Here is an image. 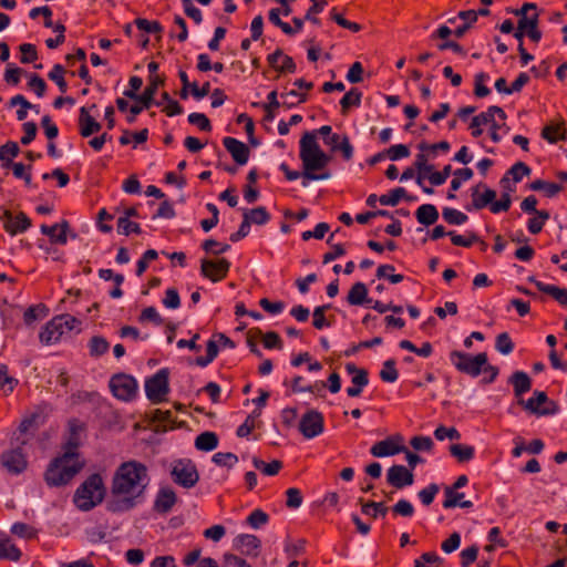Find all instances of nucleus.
<instances>
[{"label":"nucleus","instance_id":"nucleus-1","mask_svg":"<svg viewBox=\"0 0 567 567\" xmlns=\"http://www.w3.org/2000/svg\"><path fill=\"white\" fill-rule=\"evenodd\" d=\"M148 485L147 467L138 461L122 463L115 471L111 494L115 498L109 505L112 512H124L132 509Z\"/></svg>","mask_w":567,"mask_h":567},{"label":"nucleus","instance_id":"nucleus-2","mask_svg":"<svg viewBox=\"0 0 567 567\" xmlns=\"http://www.w3.org/2000/svg\"><path fill=\"white\" fill-rule=\"evenodd\" d=\"M450 361L458 372L467 374L472 378H476L483 373L484 377L481 381L483 384L493 383L499 373L497 367L488 363V357L486 352H480L475 355H472L466 352L453 350L450 352Z\"/></svg>","mask_w":567,"mask_h":567},{"label":"nucleus","instance_id":"nucleus-3","mask_svg":"<svg viewBox=\"0 0 567 567\" xmlns=\"http://www.w3.org/2000/svg\"><path fill=\"white\" fill-rule=\"evenodd\" d=\"M85 462L82 458L71 456L69 453H61L48 465L43 478L49 487H61L71 481L82 471Z\"/></svg>","mask_w":567,"mask_h":567},{"label":"nucleus","instance_id":"nucleus-4","mask_svg":"<svg viewBox=\"0 0 567 567\" xmlns=\"http://www.w3.org/2000/svg\"><path fill=\"white\" fill-rule=\"evenodd\" d=\"M105 492L102 476L94 473L76 488L73 501L78 508L86 512L102 503Z\"/></svg>","mask_w":567,"mask_h":567},{"label":"nucleus","instance_id":"nucleus-5","mask_svg":"<svg viewBox=\"0 0 567 567\" xmlns=\"http://www.w3.org/2000/svg\"><path fill=\"white\" fill-rule=\"evenodd\" d=\"M17 441H19L20 446L9 449L0 454L1 466L12 475H19L28 467L27 455L22 450V445L28 443V439L18 436Z\"/></svg>","mask_w":567,"mask_h":567},{"label":"nucleus","instance_id":"nucleus-6","mask_svg":"<svg viewBox=\"0 0 567 567\" xmlns=\"http://www.w3.org/2000/svg\"><path fill=\"white\" fill-rule=\"evenodd\" d=\"M302 162V177L308 181L328 179L330 172L324 171L317 174L318 171H323L330 162V156L323 151L316 152L315 154L307 155L300 158Z\"/></svg>","mask_w":567,"mask_h":567},{"label":"nucleus","instance_id":"nucleus-7","mask_svg":"<svg viewBox=\"0 0 567 567\" xmlns=\"http://www.w3.org/2000/svg\"><path fill=\"white\" fill-rule=\"evenodd\" d=\"M168 377L169 372L164 368L145 381V393L152 403L158 404L166 400L169 392Z\"/></svg>","mask_w":567,"mask_h":567},{"label":"nucleus","instance_id":"nucleus-8","mask_svg":"<svg viewBox=\"0 0 567 567\" xmlns=\"http://www.w3.org/2000/svg\"><path fill=\"white\" fill-rule=\"evenodd\" d=\"M110 389L115 398L127 402L136 396L137 382L132 375L118 373L111 378Z\"/></svg>","mask_w":567,"mask_h":567},{"label":"nucleus","instance_id":"nucleus-9","mask_svg":"<svg viewBox=\"0 0 567 567\" xmlns=\"http://www.w3.org/2000/svg\"><path fill=\"white\" fill-rule=\"evenodd\" d=\"M519 403L523 404L526 410L538 415L556 414L559 410L557 403L549 400L547 394L543 391H535L533 398L528 399L526 402L519 400Z\"/></svg>","mask_w":567,"mask_h":567},{"label":"nucleus","instance_id":"nucleus-10","mask_svg":"<svg viewBox=\"0 0 567 567\" xmlns=\"http://www.w3.org/2000/svg\"><path fill=\"white\" fill-rule=\"evenodd\" d=\"M324 430V419L317 410L307 411L299 422V431L306 439H313Z\"/></svg>","mask_w":567,"mask_h":567},{"label":"nucleus","instance_id":"nucleus-11","mask_svg":"<svg viewBox=\"0 0 567 567\" xmlns=\"http://www.w3.org/2000/svg\"><path fill=\"white\" fill-rule=\"evenodd\" d=\"M229 268L230 262L226 258H219L217 260L203 259L200 274L213 282H218L227 277Z\"/></svg>","mask_w":567,"mask_h":567},{"label":"nucleus","instance_id":"nucleus-12","mask_svg":"<svg viewBox=\"0 0 567 567\" xmlns=\"http://www.w3.org/2000/svg\"><path fill=\"white\" fill-rule=\"evenodd\" d=\"M172 476L175 483L183 487L190 488L198 482V472L190 462L179 461L172 470Z\"/></svg>","mask_w":567,"mask_h":567},{"label":"nucleus","instance_id":"nucleus-13","mask_svg":"<svg viewBox=\"0 0 567 567\" xmlns=\"http://www.w3.org/2000/svg\"><path fill=\"white\" fill-rule=\"evenodd\" d=\"M68 436L62 445V453H69L71 456L81 458L79 447L81 445V433L84 431V425L76 419H72L68 423Z\"/></svg>","mask_w":567,"mask_h":567},{"label":"nucleus","instance_id":"nucleus-14","mask_svg":"<svg viewBox=\"0 0 567 567\" xmlns=\"http://www.w3.org/2000/svg\"><path fill=\"white\" fill-rule=\"evenodd\" d=\"M402 436H389L385 440L379 441L372 445L370 453L374 457L392 456L405 452V446L401 445Z\"/></svg>","mask_w":567,"mask_h":567},{"label":"nucleus","instance_id":"nucleus-15","mask_svg":"<svg viewBox=\"0 0 567 567\" xmlns=\"http://www.w3.org/2000/svg\"><path fill=\"white\" fill-rule=\"evenodd\" d=\"M386 482L391 486L401 489L413 484L414 475L413 472L408 470L404 465H392L388 470Z\"/></svg>","mask_w":567,"mask_h":567},{"label":"nucleus","instance_id":"nucleus-16","mask_svg":"<svg viewBox=\"0 0 567 567\" xmlns=\"http://www.w3.org/2000/svg\"><path fill=\"white\" fill-rule=\"evenodd\" d=\"M223 145L238 165H245L248 162L250 151L241 141L231 136H226L223 140Z\"/></svg>","mask_w":567,"mask_h":567},{"label":"nucleus","instance_id":"nucleus-17","mask_svg":"<svg viewBox=\"0 0 567 567\" xmlns=\"http://www.w3.org/2000/svg\"><path fill=\"white\" fill-rule=\"evenodd\" d=\"M472 206L480 210L496 198V192L488 188L484 183H478L471 188Z\"/></svg>","mask_w":567,"mask_h":567},{"label":"nucleus","instance_id":"nucleus-18","mask_svg":"<svg viewBox=\"0 0 567 567\" xmlns=\"http://www.w3.org/2000/svg\"><path fill=\"white\" fill-rule=\"evenodd\" d=\"M260 546V539L250 534L238 535L234 540L235 549L246 556L257 557L259 555Z\"/></svg>","mask_w":567,"mask_h":567},{"label":"nucleus","instance_id":"nucleus-19","mask_svg":"<svg viewBox=\"0 0 567 567\" xmlns=\"http://www.w3.org/2000/svg\"><path fill=\"white\" fill-rule=\"evenodd\" d=\"M269 66L279 73H295L296 63L293 59L287 54H284L282 50L277 49L274 53L267 56Z\"/></svg>","mask_w":567,"mask_h":567},{"label":"nucleus","instance_id":"nucleus-20","mask_svg":"<svg viewBox=\"0 0 567 567\" xmlns=\"http://www.w3.org/2000/svg\"><path fill=\"white\" fill-rule=\"evenodd\" d=\"M101 124L82 106L79 114V132L82 137H89L101 130Z\"/></svg>","mask_w":567,"mask_h":567},{"label":"nucleus","instance_id":"nucleus-21","mask_svg":"<svg viewBox=\"0 0 567 567\" xmlns=\"http://www.w3.org/2000/svg\"><path fill=\"white\" fill-rule=\"evenodd\" d=\"M69 223L63 220L60 224H54L52 226L42 225L41 233L47 235L50 238L52 244L65 245L68 241V233Z\"/></svg>","mask_w":567,"mask_h":567},{"label":"nucleus","instance_id":"nucleus-22","mask_svg":"<svg viewBox=\"0 0 567 567\" xmlns=\"http://www.w3.org/2000/svg\"><path fill=\"white\" fill-rule=\"evenodd\" d=\"M176 503V494L172 488H161L154 502V509L157 513H168Z\"/></svg>","mask_w":567,"mask_h":567},{"label":"nucleus","instance_id":"nucleus-23","mask_svg":"<svg viewBox=\"0 0 567 567\" xmlns=\"http://www.w3.org/2000/svg\"><path fill=\"white\" fill-rule=\"evenodd\" d=\"M165 83V78L161 75H150V83L145 87L142 94L138 96V103L143 104L145 109H148L154 100V96L159 86Z\"/></svg>","mask_w":567,"mask_h":567},{"label":"nucleus","instance_id":"nucleus-24","mask_svg":"<svg viewBox=\"0 0 567 567\" xmlns=\"http://www.w3.org/2000/svg\"><path fill=\"white\" fill-rule=\"evenodd\" d=\"M21 550L12 543L6 534H0V560L19 561Z\"/></svg>","mask_w":567,"mask_h":567},{"label":"nucleus","instance_id":"nucleus-25","mask_svg":"<svg viewBox=\"0 0 567 567\" xmlns=\"http://www.w3.org/2000/svg\"><path fill=\"white\" fill-rule=\"evenodd\" d=\"M64 334V330L60 328L55 318L50 320L40 332V341L44 344H52L60 341L61 337Z\"/></svg>","mask_w":567,"mask_h":567},{"label":"nucleus","instance_id":"nucleus-26","mask_svg":"<svg viewBox=\"0 0 567 567\" xmlns=\"http://www.w3.org/2000/svg\"><path fill=\"white\" fill-rule=\"evenodd\" d=\"M529 281L534 282L539 291L551 296L561 306H567V289L566 288H559L554 285L544 284L543 281L536 280L534 277H530Z\"/></svg>","mask_w":567,"mask_h":567},{"label":"nucleus","instance_id":"nucleus-27","mask_svg":"<svg viewBox=\"0 0 567 567\" xmlns=\"http://www.w3.org/2000/svg\"><path fill=\"white\" fill-rule=\"evenodd\" d=\"M509 383L513 385L514 394L516 398H520L532 388V380L529 375L524 371L514 372L509 378Z\"/></svg>","mask_w":567,"mask_h":567},{"label":"nucleus","instance_id":"nucleus-28","mask_svg":"<svg viewBox=\"0 0 567 567\" xmlns=\"http://www.w3.org/2000/svg\"><path fill=\"white\" fill-rule=\"evenodd\" d=\"M347 301L351 306H361L372 302L368 298V288L363 282H355L348 292Z\"/></svg>","mask_w":567,"mask_h":567},{"label":"nucleus","instance_id":"nucleus-29","mask_svg":"<svg viewBox=\"0 0 567 567\" xmlns=\"http://www.w3.org/2000/svg\"><path fill=\"white\" fill-rule=\"evenodd\" d=\"M31 226V219L22 212L18 213L12 220L4 223V230L11 236L24 233Z\"/></svg>","mask_w":567,"mask_h":567},{"label":"nucleus","instance_id":"nucleus-30","mask_svg":"<svg viewBox=\"0 0 567 567\" xmlns=\"http://www.w3.org/2000/svg\"><path fill=\"white\" fill-rule=\"evenodd\" d=\"M415 217L420 224L430 226L437 221L439 212L434 205L423 204L416 209Z\"/></svg>","mask_w":567,"mask_h":567},{"label":"nucleus","instance_id":"nucleus-31","mask_svg":"<svg viewBox=\"0 0 567 567\" xmlns=\"http://www.w3.org/2000/svg\"><path fill=\"white\" fill-rule=\"evenodd\" d=\"M40 14H42L44 17V27L45 28H53L54 31L58 32L59 34H64V32H65L64 24L56 23L55 25H53V22L51 19L52 10L50 9V7H48V6L37 7V8L31 9V11L29 13L31 19H35Z\"/></svg>","mask_w":567,"mask_h":567},{"label":"nucleus","instance_id":"nucleus-32","mask_svg":"<svg viewBox=\"0 0 567 567\" xmlns=\"http://www.w3.org/2000/svg\"><path fill=\"white\" fill-rule=\"evenodd\" d=\"M319 151L322 150L317 142L316 132H306L300 140V158Z\"/></svg>","mask_w":567,"mask_h":567},{"label":"nucleus","instance_id":"nucleus-33","mask_svg":"<svg viewBox=\"0 0 567 567\" xmlns=\"http://www.w3.org/2000/svg\"><path fill=\"white\" fill-rule=\"evenodd\" d=\"M532 173V169L528 165H526L523 162L515 163L502 177L501 184H505L508 182V176L512 177L514 183H519L525 176H529Z\"/></svg>","mask_w":567,"mask_h":567},{"label":"nucleus","instance_id":"nucleus-34","mask_svg":"<svg viewBox=\"0 0 567 567\" xmlns=\"http://www.w3.org/2000/svg\"><path fill=\"white\" fill-rule=\"evenodd\" d=\"M218 446V436L214 432H203L195 440V447L199 451L209 452Z\"/></svg>","mask_w":567,"mask_h":567},{"label":"nucleus","instance_id":"nucleus-35","mask_svg":"<svg viewBox=\"0 0 567 567\" xmlns=\"http://www.w3.org/2000/svg\"><path fill=\"white\" fill-rule=\"evenodd\" d=\"M495 115H497L501 121L506 120V113L504 110L496 105L489 106L485 112L475 115L474 118H476L481 125L489 124L492 126L493 123H496Z\"/></svg>","mask_w":567,"mask_h":567},{"label":"nucleus","instance_id":"nucleus-36","mask_svg":"<svg viewBox=\"0 0 567 567\" xmlns=\"http://www.w3.org/2000/svg\"><path fill=\"white\" fill-rule=\"evenodd\" d=\"M20 152L19 145L16 142L9 141L0 146V161L2 162L3 168H9L13 163L12 158L18 156Z\"/></svg>","mask_w":567,"mask_h":567},{"label":"nucleus","instance_id":"nucleus-37","mask_svg":"<svg viewBox=\"0 0 567 567\" xmlns=\"http://www.w3.org/2000/svg\"><path fill=\"white\" fill-rule=\"evenodd\" d=\"M351 381L353 385L347 389V394L351 398H357L369 383L368 371H358V375H353Z\"/></svg>","mask_w":567,"mask_h":567},{"label":"nucleus","instance_id":"nucleus-38","mask_svg":"<svg viewBox=\"0 0 567 567\" xmlns=\"http://www.w3.org/2000/svg\"><path fill=\"white\" fill-rule=\"evenodd\" d=\"M449 450L451 455L455 457L460 463L471 461L475 454V449L471 445L452 444Z\"/></svg>","mask_w":567,"mask_h":567},{"label":"nucleus","instance_id":"nucleus-39","mask_svg":"<svg viewBox=\"0 0 567 567\" xmlns=\"http://www.w3.org/2000/svg\"><path fill=\"white\" fill-rule=\"evenodd\" d=\"M362 99V92L357 89L352 87L349 92H347L343 97L340 101L341 105V113L346 115L348 113V110L350 106H360Z\"/></svg>","mask_w":567,"mask_h":567},{"label":"nucleus","instance_id":"nucleus-40","mask_svg":"<svg viewBox=\"0 0 567 567\" xmlns=\"http://www.w3.org/2000/svg\"><path fill=\"white\" fill-rule=\"evenodd\" d=\"M252 464L258 471L267 476L277 475L282 468V462L279 460H274L270 463H266L260 458L254 457Z\"/></svg>","mask_w":567,"mask_h":567},{"label":"nucleus","instance_id":"nucleus-41","mask_svg":"<svg viewBox=\"0 0 567 567\" xmlns=\"http://www.w3.org/2000/svg\"><path fill=\"white\" fill-rule=\"evenodd\" d=\"M244 217H246L251 224L265 225L270 220V214L262 206L252 208L250 210H244Z\"/></svg>","mask_w":567,"mask_h":567},{"label":"nucleus","instance_id":"nucleus-42","mask_svg":"<svg viewBox=\"0 0 567 567\" xmlns=\"http://www.w3.org/2000/svg\"><path fill=\"white\" fill-rule=\"evenodd\" d=\"M90 355L97 358L105 354L110 349L107 340L101 336H94L89 341Z\"/></svg>","mask_w":567,"mask_h":567},{"label":"nucleus","instance_id":"nucleus-43","mask_svg":"<svg viewBox=\"0 0 567 567\" xmlns=\"http://www.w3.org/2000/svg\"><path fill=\"white\" fill-rule=\"evenodd\" d=\"M361 504V511L363 514L369 515L373 518H377L378 515L385 516L388 513V507L384 503H375V502H363L362 498L359 499Z\"/></svg>","mask_w":567,"mask_h":567},{"label":"nucleus","instance_id":"nucleus-44","mask_svg":"<svg viewBox=\"0 0 567 567\" xmlns=\"http://www.w3.org/2000/svg\"><path fill=\"white\" fill-rule=\"evenodd\" d=\"M282 106L287 109H291L301 103H305L308 99V94L306 92H299L297 90H291L289 92L281 94Z\"/></svg>","mask_w":567,"mask_h":567},{"label":"nucleus","instance_id":"nucleus-45","mask_svg":"<svg viewBox=\"0 0 567 567\" xmlns=\"http://www.w3.org/2000/svg\"><path fill=\"white\" fill-rule=\"evenodd\" d=\"M403 198L410 199L408 197L406 190L403 187H398V188L392 189L388 194L381 195L379 197V202L382 205L395 206Z\"/></svg>","mask_w":567,"mask_h":567},{"label":"nucleus","instance_id":"nucleus-46","mask_svg":"<svg viewBox=\"0 0 567 567\" xmlns=\"http://www.w3.org/2000/svg\"><path fill=\"white\" fill-rule=\"evenodd\" d=\"M218 351L219 350H218L217 341L215 339H210L206 346V355L197 357L195 360L196 364L202 368L207 367L209 363H212L216 359V357L218 355Z\"/></svg>","mask_w":567,"mask_h":567},{"label":"nucleus","instance_id":"nucleus-47","mask_svg":"<svg viewBox=\"0 0 567 567\" xmlns=\"http://www.w3.org/2000/svg\"><path fill=\"white\" fill-rule=\"evenodd\" d=\"M443 559L435 551H427L414 560V567H441Z\"/></svg>","mask_w":567,"mask_h":567},{"label":"nucleus","instance_id":"nucleus-48","mask_svg":"<svg viewBox=\"0 0 567 567\" xmlns=\"http://www.w3.org/2000/svg\"><path fill=\"white\" fill-rule=\"evenodd\" d=\"M442 217L450 225H463L468 219L466 214L451 207L443 208Z\"/></svg>","mask_w":567,"mask_h":567},{"label":"nucleus","instance_id":"nucleus-49","mask_svg":"<svg viewBox=\"0 0 567 567\" xmlns=\"http://www.w3.org/2000/svg\"><path fill=\"white\" fill-rule=\"evenodd\" d=\"M415 167L417 169L416 183L422 186L423 178L433 171V165H429L427 156L424 153H420L415 158Z\"/></svg>","mask_w":567,"mask_h":567},{"label":"nucleus","instance_id":"nucleus-50","mask_svg":"<svg viewBox=\"0 0 567 567\" xmlns=\"http://www.w3.org/2000/svg\"><path fill=\"white\" fill-rule=\"evenodd\" d=\"M560 131H561L560 125H546L542 130V137L551 144L558 142L559 140L564 141V140H566V133H565V131H563V132H560Z\"/></svg>","mask_w":567,"mask_h":567},{"label":"nucleus","instance_id":"nucleus-51","mask_svg":"<svg viewBox=\"0 0 567 567\" xmlns=\"http://www.w3.org/2000/svg\"><path fill=\"white\" fill-rule=\"evenodd\" d=\"M65 69L61 64L53 65L52 70L49 72L48 76L51 81L55 82L59 90L62 93L68 91V83L64 80Z\"/></svg>","mask_w":567,"mask_h":567},{"label":"nucleus","instance_id":"nucleus-52","mask_svg":"<svg viewBox=\"0 0 567 567\" xmlns=\"http://www.w3.org/2000/svg\"><path fill=\"white\" fill-rule=\"evenodd\" d=\"M39 419H40V413H37V412L24 417L18 427L19 434L21 436H23L29 432H35L39 427Z\"/></svg>","mask_w":567,"mask_h":567},{"label":"nucleus","instance_id":"nucleus-53","mask_svg":"<svg viewBox=\"0 0 567 567\" xmlns=\"http://www.w3.org/2000/svg\"><path fill=\"white\" fill-rule=\"evenodd\" d=\"M48 315V309L44 305H37L29 307L23 313L25 324H31L39 318H44Z\"/></svg>","mask_w":567,"mask_h":567},{"label":"nucleus","instance_id":"nucleus-54","mask_svg":"<svg viewBox=\"0 0 567 567\" xmlns=\"http://www.w3.org/2000/svg\"><path fill=\"white\" fill-rule=\"evenodd\" d=\"M395 270L393 265H380L377 269L378 278H386L391 284H399L403 281L404 276L400 274H392Z\"/></svg>","mask_w":567,"mask_h":567},{"label":"nucleus","instance_id":"nucleus-55","mask_svg":"<svg viewBox=\"0 0 567 567\" xmlns=\"http://www.w3.org/2000/svg\"><path fill=\"white\" fill-rule=\"evenodd\" d=\"M380 378L384 382L393 383L399 378V372L395 368V361L393 359H389L383 363V368L380 371Z\"/></svg>","mask_w":567,"mask_h":567},{"label":"nucleus","instance_id":"nucleus-56","mask_svg":"<svg viewBox=\"0 0 567 567\" xmlns=\"http://www.w3.org/2000/svg\"><path fill=\"white\" fill-rule=\"evenodd\" d=\"M536 215L537 217L530 218L527 225L528 231L533 235L540 233L546 220L550 217L547 210H540Z\"/></svg>","mask_w":567,"mask_h":567},{"label":"nucleus","instance_id":"nucleus-57","mask_svg":"<svg viewBox=\"0 0 567 567\" xmlns=\"http://www.w3.org/2000/svg\"><path fill=\"white\" fill-rule=\"evenodd\" d=\"M247 524L252 528H259L269 522V515L262 509H254L247 517Z\"/></svg>","mask_w":567,"mask_h":567},{"label":"nucleus","instance_id":"nucleus-58","mask_svg":"<svg viewBox=\"0 0 567 567\" xmlns=\"http://www.w3.org/2000/svg\"><path fill=\"white\" fill-rule=\"evenodd\" d=\"M514 342L507 332H502L496 337L495 348L502 354H509L514 350Z\"/></svg>","mask_w":567,"mask_h":567},{"label":"nucleus","instance_id":"nucleus-59","mask_svg":"<svg viewBox=\"0 0 567 567\" xmlns=\"http://www.w3.org/2000/svg\"><path fill=\"white\" fill-rule=\"evenodd\" d=\"M10 105L16 106L20 105L19 110L17 111V118L19 121H23L27 117V111L28 109H32L33 105L23 96V95H16L10 100Z\"/></svg>","mask_w":567,"mask_h":567},{"label":"nucleus","instance_id":"nucleus-60","mask_svg":"<svg viewBox=\"0 0 567 567\" xmlns=\"http://www.w3.org/2000/svg\"><path fill=\"white\" fill-rule=\"evenodd\" d=\"M11 533L24 539H32L37 535L35 528L25 523H14L11 527Z\"/></svg>","mask_w":567,"mask_h":567},{"label":"nucleus","instance_id":"nucleus-61","mask_svg":"<svg viewBox=\"0 0 567 567\" xmlns=\"http://www.w3.org/2000/svg\"><path fill=\"white\" fill-rule=\"evenodd\" d=\"M18 384V380L8 375V367L0 364V386L4 392L11 393Z\"/></svg>","mask_w":567,"mask_h":567},{"label":"nucleus","instance_id":"nucleus-62","mask_svg":"<svg viewBox=\"0 0 567 567\" xmlns=\"http://www.w3.org/2000/svg\"><path fill=\"white\" fill-rule=\"evenodd\" d=\"M117 231L123 235H130L132 233L134 234H141V227L137 223L131 221L126 217H120L117 219Z\"/></svg>","mask_w":567,"mask_h":567},{"label":"nucleus","instance_id":"nucleus-63","mask_svg":"<svg viewBox=\"0 0 567 567\" xmlns=\"http://www.w3.org/2000/svg\"><path fill=\"white\" fill-rule=\"evenodd\" d=\"M188 122L192 125L198 126L200 131L210 132L212 124L209 118L204 113H190L188 115Z\"/></svg>","mask_w":567,"mask_h":567},{"label":"nucleus","instance_id":"nucleus-64","mask_svg":"<svg viewBox=\"0 0 567 567\" xmlns=\"http://www.w3.org/2000/svg\"><path fill=\"white\" fill-rule=\"evenodd\" d=\"M452 173V166L445 165L440 172H431L426 175L430 183L434 186H440L445 183V181L450 177Z\"/></svg>","mask_w":567,"mask_h":567}]
</instances>
